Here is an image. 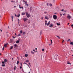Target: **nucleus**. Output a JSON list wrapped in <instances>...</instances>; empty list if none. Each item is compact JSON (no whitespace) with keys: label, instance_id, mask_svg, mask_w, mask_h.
I'll return each mask as SVG.
<instances>
[{"label":"nucleus","instance_id":"1","mask_svg":"<svg viewBox=\"0 0 73 73\" xmlns=\"http://www.w3.org/2000/svg\"><path fill=\"white\" fill-rule=\"evenodd\" d=\"M53 18L54 20H56L57 18V16L54 15L53 16Z\"/></svg>","mask_w":73,"mask_h":73},{"label":"nucleus","instance_id":"2","mask_svg":"<svg viewBox=\"0 0 73 73\" xmlns=\"http://www.w3.org/2000/svg\"><path fill=\"white\" fill-rule=\"evenodd\" d=\"M2 64L1 65L2 66H5V64H4V61H2Z\"/></svg>","mask_w":73,"mask_h":73},{"label":"nucleus","instance_id":"3","mask_svg":"<svg viewBox=\"0 0 73 73\" xmlns=\"http://www.w3.org/2000/svg\"><path fill=\"white\" fill-rule=\"evenodd\" d=\"M67 18L69 19H70L71 18H72V16H71L69 15V14H68V15L67 16Z\"/></svg>","mask_w":73,"mask_h":73},{"label":"nucleus","instance_id":"4","mask_svg":"<svg viewBox=\"0 0 73 73\" xmlns=\"http://www.w3.org/2000/svg\"><path fill=\"white\" fill-rule=\"evenodd\" d=\"M23 21H25H25H27V20H28V19L27 18H24L23 19Z\"/></svg>","mask_w":73,"mask_h":73},{"label":"nucleus","instance_id":"5","mask_svg":"<svg viewBox=\"0 0 73 73\" xmlns=\"http://www.w3.org/2000/svg\"><path fill=\"white\" fill-rule=\"evenodd\" d=\"M26 15L27 17L29 18L30 17V15L29 13H26Z\"/></svg>","mask_w":73,"mask_h":73},{"label":"nucleus","instance_id":"6","mask_svg":"<svg viewBox=\"0 0 73 73\" xmlns=\"http://www.w3.org/2000/svg\"><path fill=\"white\" fill-rule=\"evenodd\" d=\"M19 41H20V39H18V40H17L16 42V44H18L19 42Z\"/></svg>","mask_w":73,"mask_h":73},{"label":"nucleus","instance_id":"7","mask_svg":"<svg viewBox=\"0 0 73 73\" xmlns=\"http://www.w3.org/2000/svg\"><path fill=\"white\" fill-rule=\"evenodd\" d=\"M7 59H5L4 60V64H5V62H7Z\"/></svg>","mask_w":73,"mask_h":73},{"label":"nucleus","instance_id":"8","mask_svg":"<svg viewBox=\"0 0 73 73\" xmlns=\"http://www.w3.org/2000/svg\"><path fill=\"white\" fill-rule=\"evenodd\" d=\"M49 27H53V25L52 24H50V25L49 26Z\"/></svg>","mask_w":73,"mask_h":73},{"label":"nucleus","instance_id":"9","mask_svg":"<svg viewBox=\"0 0 73 73\" xmlns=\"http://www.w3.org/2000/svg\"><path fill=\"white\" fill-rule=\"evenodd\" d=\"M25 5H27V6H28V4H27V2L26 1V2H25Z\"/></svg>","mask_w":73,"mask_h":73},{"label":"nucleus","instance_id":"10","mask_svg":"<svg viewBox=\"0 0 73 73\" xmlns=\"http://www.w3.org/2000/svg\"><path fill=\"white\" fill-rule=\"evenodd\" d=\"M31 53H32V54H35V52H33V51H31Z\"/></svg>","mask_w":73,"mask_h":73},{"label":"nucleus","instance_id":"11","mask_svg":"<svg viewBox=\"0 0 73 73\" xmlns=\"http://www.w3.org/2000/svg\"><path fill=\"white\" fill-rule=\"evenodd\" d=\"M45 19H47V20H48V18L47 17L45 16Z\"/></svg>","mask_w":73,"mask_h":73},{"label":"nucleus","instance_id":"12","mask_svg":"<svg viewBox=\"0 0 73 73\" xmlns=\"http://www.w3.org/2000/svg\"><path fill=\"white\" fill-rule=\"evenodd\" d=\"M13 45L15 47H17V44H14Z\"/></svg>","mask_w":73,"mask_h":73},{"label":"nucleus","instance_id":"13","mask_svg":"<svg viewBox=\"0 0 73 73\" xmlns=\"http://www.w3.org/2000/svg\"><path fill=\"white\" fill-rule=\"evenodd\" d=\"M25 56L26 57H28V54H25Z\"/></svg>","mask_w":73,"mask_h":73},{"label":"nucleus","instance_id":"14","mask_svg":"<svg viewBox=\"0 0 73 73\" xmlns=\"http://www.w3.org/2000/svg\"><path fill=\"white\" fill-rule=\"evenodd\" d=\"M67 64H70V65H71V63L68 62H67Z\"/></svg>","mask_w":73,"mask_h":73},{"label":"nucleus","instance_id":"15","mask_svg":"<svg viewBox=\"0 0 73 73\" xmlns=\"http://www.w3.org/2000/svg\"><path fill=\"white\" fill-rule=\"evenodd\" d=\"M32 7H31L30 8V11H32Z\"/></svg>","mask_w":73,"mask_h":73},{"label":"nucleus","instance_id":"16","mask_svg":"<svg viewBox=\"0 0 73 73\" xmlns=\"http://www.w3.org/2000/svg\"><path fill=\"white\" fill-rule=\"evenodd\" d=\"M50 23V21H49L48 22V23L47 24V25H49Z\"/></svg>","mask_w":73,"mask_h":73},{"label":"nucleus","instance_id":"17","mask_svg":"<svg viewBox=\"0 0 73 73\" xmlns=\"http://www.w3.org/2000/svg\"><path fill=\"white\" fill-rule=\"evenodd\" d=\"M56 37H58V38H59V39H60V36H56Z\"/></svg>","mask_w":73,"mask_h":73},{"label":"nucleus","instance_id":"18","mask_svg":"<svg viewBox=\"0 0 73 73\" xmlns=\"http://www.w3.org/2000/svg\"><path fill=\"white\" fill-rule=\"evenodd\" d=\"M17 16L18 17H19L20 16V14H19L18 15H17Z\"/></svg>","mask_w":73,"mask_h":73},{"label":"nucleus","instance_id":"19","mask_svg":"<svg viewBox=\"0 0 73 73\" xmlns=\"http://www.w3.org/2000/svg\"><path fill=\"white\" fill-rule=\"evenodd\" d=\"M22 15H25V13H23L21 14Z\"/></svg>","mask_w":73,"mask_h":73},{"label":"nucleus","instance_id":"20","mask_svg":"<svg viewBox=\"0 0 73 73\" xmlns=\"http://www.w3.org/2000/svg\"><path fill=\"white\" fill-rule=\"evenodd\" d=\"M70 44L71 45H73V42H71L70 43Z\"/></svg>","mask_w":73,"mask_h":73},{"label":"nucleus","instance_id":"21","mask_svg":"<svg viewBox=\"0 0 73 73\" xmlns=\"http://www.w3.org/2000/svg\"><path fill=\"white\" fill-rule=\"evenodd\" d=\"M19 61H17V64H19Z\"/></svg>","mask_w":73,"mask_h":73},{"label":"nucleus","instance_id":"22","mask_svg":"<svg viewBox=\"0 0 73 73\" xmlns=\"http://www.w3.org/2000/svg\"><path fill=\"white\" fill-rule=\"evenodd\" d=\"M4 46L5 48H6V47H7V44H5Z\"/></svg>","mask_w":73,"mask_h":73},{"label":"nucleus","instance_id":"23","mask_svg":"<svg viewBox=\"0 0 73 73\" xmlns=\"http://www.w3.org/2000/svg\"><path fill=\"white\" fill-rule=\"evenodd\" d=\"M26 62H29V60H26L25 61Z\"/></svg>","mask_w":73,"mask_h":73},{"label":"nucleus","instance_id":"24","mask_svg":"<svg viewBox=\"0 0 73 73\" xmlns=\"http://www.w3.org/2000/svg\"><path fill=\"white\" fill-rule=\"evenodd\" d=\"M57 25H60V24H58V23H57Z\"/></svg>","mask_w":73,"mask_h":73},{"label":"nucleus","instance_id":"25","mask_svg":"<svg viewBox=\"0 0 73 73\" xmlns=\"http://www.w3.org/2000/svg\"><path fill=\"white\" fill-rule=\"evenodd\" d=\"M13 48V46H11V47L10 48V49H12Z\"/></svg>","mask_w":73,"mask_h":73},{"label":"nucleus","instance_id":"26","mask_svg":"<svg viewBox=\"0 0 73 73\" xmlns=\"http://www.w3.org/2000/svg\"><path fill=\"white\" fill-rule=\"evenodd\" d=\"M31 23V21H28V23H29H29Z\"/></svg>","mask_w":73,"mask_h":73},{"label":"nucleus","instance_id":"27","mask_svg":"<svg viewBox=\"0 0 73 73\" xmlns=\"http://www.w3.org/2000/svg\"><path fill=\"white\" fill-rule=\"evenodd\" d=\"M21 33H23V31H20Z\"/></svg>","mask_w":73,"mask_h":73},{"label":"nucleus","instance_id":"28","mask_svg":"<svg viewBox=\"0 0 73 73\" xmlns=\"http://www.w3.org/2000/svg\"><path fill=\"white\" fill-rule=\"evenodd\" d=\"M70 41V39H68V40H67L66 41H67V42H68V41Z\"/></svg>","mask_w":73,"mask_h":73},{"label":"nucleus","instance_id":"29","mask_svg":"<svg viewBox=\"0 0 73 73\" xmlns=\"http://www.w3.org/2000/svg\"><path fill=\"white\" fill-rule=\"evenodd\" d=\"M49 5H50V6H52V4H49Z\"/></svg>","mask_w":73,"mask_h":73},{"label":"nucleus","instance_id":"30","mask_svg":"<svg viewBox=\"0 0 73 73\" xmlns=\"http://www.w3.org/2000/svg\"><path fill=\"white\" fill-rule=\"evenodd\" d=\"M45 26L46 25H47V23L45 22Z\"/></svg>","mask_w":73,"mask_h":73},{"label":"nucleus","instance_id":"31","mask_svg":"<svg viewBox=\"0 0 73 73\" xmlns=\"http://www.w3.org/2000/svg\"><path fill=\"white\" fill-rule=\"evenodd\" d=\"M11 17L12 18V20H13V16H12Z\"/></svg>","mask_w":73,"mask_h":73},{"label":"nucleus","instance_id":"32","mask_svg":"<svg viewBox=\"0 0 73 73\" xmlns=\"http://www.w3.org/2000/svg\"><path fill=\"white\" fill-rule=\"evenodd\" d=\"M41 19L42 20H43V17H41Z\"/></svg>","mask_w":73,"mask_h":73},{"label":"nucleus","instance_id":"33","mask_svg":"<svg viewBox=\"0 0 73 73\" xmlns=\"http://www.w3.org/2000/svg\"><path fill=\"white\" fill-rule=\"evenodd\" d=\"M25 32H23V34L24 35H25Z\"/></svg>","mask_w":73,"mask_h":73},{"label":"nucleus","instance_id":"34","mask_svg":"<svg viewBox=\"0 0 73 73\" xmlns=\"http://www.w3.org/2000/svg\"><path fill=\"white\" fill-rule=\"evenodd\" d=\"M21 36V35L20 34H19L18 35V36Z\"/></svg>","mask_w":73,"mask_h":73},{"label":"nucleus","instance_id":"35","mask_svg":"<svg viewBox=\"0 0 73 73\" xmlns=\"http://www.w3.org/2000/svg\"><path fill=\"white\" fill-rule=\"evenodd\" d=\"M42 51H44V49L43 48L42 50Z\"/></svg>","mask_w":73,"mask_h":73},{"label":"nucleus","instance_id":"36","mask_svg":"<svg viewBox=\"0 0 73 73\" xmlns=\"http://www.w3.org/2000/svg\"><path fill=\"white\" fill-rule=\"evenodd\" d=\"M14 70H16V66H15Z\"/></svg>","mask_w":73,"mask_h":73},{"label":"nucleus","instance_id":"37","mask_svg":"<svg viewBox=\"0 0 73 73\" xmlns=\"http://www.w3.org/2000/svg\"><path fill=\"white\" fill-rule=\"evenodd\" d=\"M44 13H45V14H46V13H47V12H44Z\"/></svg>","mask_w":73,"mask_h":73},{"label":"nucleus","instance_id":"38","mask_svg":"<svg viewBox=\"0 0 73 73\" xmlns=\"http://www.w3.org/2000/svg\"><path fill=\"white\" fill-rule=\"evenodd\" d=\"M21 68H22V67H21V66L20 67V69H21Z\"/></svg>","mask_w":73,"mask_h":73},{"label":"nucleus","instance_id":"39","mask_svg":"<svg viewBox=\"0 0 73 73\" xmlns=\"http://www.w3.org/2000/svg\"><path fill=\"white\" fill-rule=\"evenodd\" d=\"M51 43H52V40H51Z\"/></svg>","mask_w":73,"mask_h":73},{"label":"nucleus","instance_id":"40","mask_svg":"<svg viewBox=\"0 0 73 73\" xmlns=\"http://www.w3.org/2000/svg\"><path fill=\"white\" fill-rule=\"evenodd\" d=\"M23 1V2H25H25H25V1L24 0Z\"/></svg>","mask_w":73,"mask_h":73},{"label":"nucleus","instance_id":"41","mask_svg":"<svg viewBox=\"0 0 73 73\" xmlns=\"http://www.w3.org/2000/svg\"><path fill=\"white\" fill-rule=\"evenodd\" d=\"M71 27H73V24L71 25Z\"/></svg>","mask_w":73,"mask_h":73},{"label":"nucleus","instance_id":"42","mask_svg":"<svg viewBox=\"0 0 73 73\" xmlns=\"http://www.w3.org/2000/svg\"><path fill=\"white\" fill-rule=\"evenodd\" d=\"M4 47H3V50H4Z\"/></svg>","mask_w":73,"mask_h":73},{"label":"nucleus","instance_id":"43","mask_svg":"<svg viewBox=\"0 0 73 73\" xmlns=\"http://www.w3.org/2000/svg\"><path fill=\"white\" fill-rule=\"evenodd\" d=\"M27 66L29 67L30 68V67H29V66L27 64Z\"/></svg>","mask_w":73,"mask_h":73},{"label":"nucleus","instance_id":"44","mask_svg":"<svg viewBox=\"0 0 73 73\" xmlns=\"http://www.w3.org/2000/svg\"><path fill=\"white\" fill-rule=\"evenodd\" d=\"M64 40H63V41L62 42V43H63L64 42Z\"/></svg>","mask_w":73,"mask_h":73},{"label":"nucleus","instance_id":"45","mask_svg":"<svg viewBox=\"0 0 73 73\" xmlns=\"http://www.w3.org/2000/svg\"><path fill=\"white\" fill-rule=\"evenodd\" d=\"M21 66H22V63H21Z\"/></svg>","mask_w":73,"mask_h":73},{"label":"nucleus","instance_id":"46","mask_svg":"<svg viewBox=\"0 0 73 73\" xmlns=\"http://www.w3.org/2000/svg\"><path fill=\"white\" fill-rule=\"evenodd\" d=\"M29 65H31V63H29Z\"/></svg>","mask_w":73,"mask_h":73},{"label":"nucleus","instance_id":"47","mask_svg":"<svg viewBox=\"0 0 73 73\" xmlns=\"http://www.w3.org/2000/svg\"><path fill=\"white\" fill-rule=\"evenodd\" d=\"M11 3H13V1H11Z\"/></svg>","mask_w":73,"mask_h":73},{"label":"nucleus","instance_id":"48","mask_svg":"<svg viewBox=\"0 0 73 73\" xmlns=\"http://www.w3.org/2000/svg\"><path fill=\"white\" fill-rule=\"evenodd\" d=\"M45 23H47V21H46V20L45 21Z\"/></svg>","mask_w":73,"mask_h":73},{"label":"nucleus","instance_id":"49","mask_svg":"<svg viewBox=\"0 0 73 73\" xmlns=\"http://www.w3.org/2000/svg\"><path fill=\"white\" fill-rule=\"evenodd\" d=\"M21 8H22V9H23V7H21Z\"/></svg>","mask_w":73,"mask_h":73},{"label":"nucleus","instance_id":"50","mask_svg":"<svg viewBox=\"0 0 73 73\" xmlns=\"http://www.w3.org/2000/svg\"><path fill=\"white\" fill-rule=\"evenodd\" d=\"M16 6H14V8H16Z\"/></svg>","mask_w":73,"mask_h":73},{"label":"nucleus","instance_id":"51","mask_svg":"<svg viewBox=\"0 0 73 73\" xmlns=\"http://www.w3.org/2000/svg\"><path fill=\"white\" fill-rule=\"evenodd\" d=\"M13 38H15V37H14L13 36Z\"/></svg>","mask_w":73,"mask_h":73},{"label":"nucleus","instance_id":"52","mask_svg":"<svg viewBox=\"0 0 73 73\" xmlns=\"http://www.w3.org/2000/svg\"><path fill=\"white\" fill-rule=\"evenodd\" d=\"M46 5H47V6H48V3H47Z\"/></svg>","mask_w":73,"mask_h":73},{"label":"nucleus","instance_id":"53","mask_svg":"<svg viewBox=\"0 0 73 73\" xmlns=\"http://www.w3.org/2000/svg\"><path fill=\"white\" fill-rule=\"evenodd\" d=\"M60 16H62V14H60Z\"/></svg>","mask_w":73,"mask_h":73},{"label":"nucleus","instance_id":"54","mask_svg":"<svg viewBox=\"0 0 73 73\" xmlns=\"http://www.w3.org/2000/svg\"><path fill=\"white\" fill-rule=\"evenodd\" d=\"M62 11H64V9H62Z\"/></svg>","mask_w":73,"mask_h":73},{"label":"nucleus","instance_id":"55","mask_svg":"<svg viewBox=\"0 0 73 73\" xmlns=\"http://www.w3.org/2000/svg\"><path fill=\"white\" fill-rule=\"evenodd\" d=\"M0 31H1V32H2V29H1Z\"/></svg>","mask_w":73,"mask_h":73},{"label":"nucleus","instance_id":"56","mask_svg":"<svg viewBox=\"0 0 73 73\" xmlns=\"http://www.w3.org/2000/svg\"><path fill=\"white\" fill-rule=\"evenodd\" d=\"M33 50L34 51V52H35V50Z\"/></svg>","mask_w":73,"mask_h":73},{"label":"nucleus","instance_id":"57","mask_svg":"<svg viewBox=\"0 0 73 73\" xmlns=\"http://www.w3.org/2000/svg\"><path fill=\"white\" fill-rule=\"evenodd\" d=\"M15 16H17V15H16V14H15Z\"/></svg>","mask_w":73,"mask_h":73},{"label":"nucleus","instance_id":"58","mask_svg":"<svg viewBox=\"0 0 73 73\" xmlns=\"http://www.w3.org/2000/svg\"><path fill=\"white\" fill-rule=\"evenodd\" d=\"M66 15V14L64 13L63 14V15Z\"/></svg>","mask_w":73,"mask_h":73},{"label":"nucleus","instance_id":"59","mask_svg":"<svg viewBox=\"0 0 73 73\" xmlns=\"http://www.w3.org/2000/svg\"><path fill=\"white\" fill-rule=\"evenodd\" d=\"M19 8H20V9H21V7H19Z\"/></svg>","mask_w":73,"mask_h":73},{"label":"nucleus","instance_id":"60","mask_svg":"<svg viewBox=\"0 0 73 73\" xmlns=\"http://www.w3.org/2000/svg\"><path fill=\"white\" fill-rule=\"evenodd\" d=\"M0 56H1V53H0Z\"/></svg>","mask_w":73,"mask_h":73},{"label":"nucleus","instance_id":"61","mask_svg":"<svg viewBox=\"0 0 73 73\" xmlns=\"http://www.w3.org/2000/svg\"><path fill=\"white\" fill-rule=\"evenodd\" d=\"M71 11H73V9H71Z\"/></svg>","mask_w":73,"mask_h":73},{"label":"nucleus","instance_id":"62","mask_svg":"<svg viewBox=\"0 0 73 73\" xmlns=\"http://www.w3.org/2000/svg\"><path fill=\"white\" fill-rule=\"evenodd\" d=\"M25 64H26V65H27L28 64H27V63H25Z\"/></svg>","mask_w":73,"mask_h":73},{"label":"nucleus","instance_id":"63","mask_svg":"<svg viewBox=\"0 0 73 73\" xmlns=\"http://www.w3.org/2000/svg\"><path fill=\"white\" fill-rule=\"evenodd\" d=\"M35 49H36V50H37V48H35Z\"/></svg>","mask_w":73,"mask_h":73},{"label":"nucleus","instance_id":"64","mask_svg":"<svg viewBox=\"0 0 73 73\" xmlns=\"http://www.w3.org/2000/svg\"><path fill=\"white\" fill-rule=\"evenodd\" d=\"M15 35H16V33H15Z\"/></svg>","mask_w":73,"mask_h":73}]
</instances>
